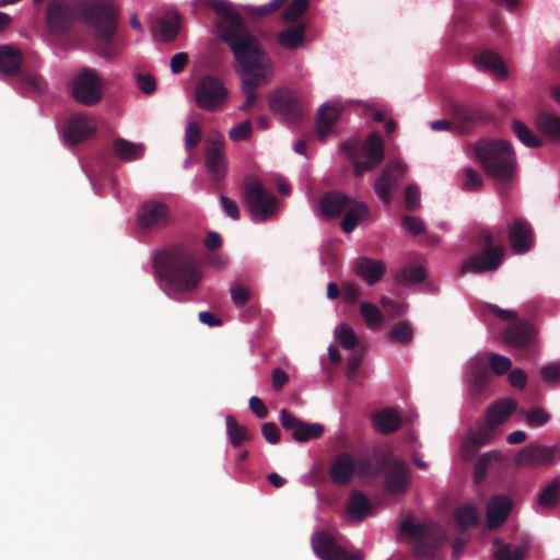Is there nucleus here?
<instances>
[{
	"instance_id": "39",
	"label": "nucleus",
	"mask_w": 560,
	"mask_h": 560,
	"mask_svg": "<svg viewBox=\"0 0 560 560\" xmlns=\"http://www.w3.org/2000/svg\"><path fill=\"white\" fill-rule=\"evenodd\" d=\"M560 501V477L553 478L540 491L537 503L540 509L552 510Z\"/></svg>"
},
{
	"instance_id": "42",
	"label": "nucleus",
	"mask_w": 560,
	"mask_h": 560,
	"mask_svg": "<svg viewBox=\"0 0 560 560\" xmlns=\"http://www.w3.org/2000/svg\"><path fill=\"white\" fill-rule=\"evenodd\" d=\"M513 133L528 148H539L544 141L536 136L524 122L513 119L511 122Z\"/></svg>"
},
{
	"instance_id": "6",
	"label": "nucleus",
	"mask_w": 560,
	"mask_h": 560,
	"mask_svg": "<svg viewBox=\"0 0 560 560\" xmlns=\"http://www.w3.org/2000/svg\"><path fill=\"white\" fill-rule=\"evenodd\" d=\"M471 244L476 253L470 255L460 266L459 273H483L497 271L505 257V248L502 244H494L492 233L485 229H478Z\"/></svg>"
},
{
	"instance_id": "19",
	"label": "nucleus",
	"mask_w": 560,
	"mask_h": 560,
	"mask_svg": "<svg viewBox=\"0 0 560 560\" xmlns=\"http://www.w3.org/2000/svg\"><path fill=\"white\" fill-rule=\"evenodd\" d=\"M280 423L284 430L292 432L293 440L299 443L319 439L325 431L323 424L304 422L287 409L280 412Z\"/></svg>"
},
{
	"instance_id": "3",
	"label": "nucleus",
	"mask_w": 560,
	"mask_h": 560,
	"mask_svg": "<svg viewBox=\"0 0 560 560\" xmlns=\"http://www.w3.org/2000/svg\"><path fill=\"white\" fill-rule=\"evenodd\" d=\"M214 12L222 18L218 23L221 39L226 43L234 57L245 59L246 54L264 50L260 42L246 30L241 15L225 0H206Z\"/></svg>"
},
{
	"instance_id": "13",
	"label": "nucleus",
	"mask_w": 560,
	"mask_h": 560,
	"mask_svg": "<svg viewBox=\"0 0 560 560\" xmlns=\"http://www.w3.org/2000/svg\"><path fill=\"white\" fill-rule=\"evenodd\" d=\"M244 197L252 214L258 220L270 218L277 206V198L267 192L258 179H250L245 183Z\"/></svg>"
},
{
	"instance_id": "30",
	"label": "nucleus",
	"mask_w": 560,
	"mask_h": 560,
	"mask_svg": "<svg viewBox=\"0 0 560 560\" xmlns=\"http://www.w3.org/2000/svg\"><path fill=\"white\" fill-rule=\"evenodd\" d=\"M341 108L336 104L323 105L316 116V135L319 140H325L332 131L334 125L339 119Z\"/></svg>"
},
{
	"instance_id": "31",
	"label": "nucleus",
	"mask_w": 560,
	"mask_h": 560,
	"mask_svg": "<svg viewBox=\"0 0 560 560\" xmlns=\"http://www.w3.org/2000/svg\"><path fill=\"white\" fill-rule=\"evenodd\" d=\"M453 118L458 124L462 132H467L474 124L483 122L488 115L472 106L455 105L452 109Z\"/></svg>"
},
{
	"instance_id": "57",
	"label": "nucleus",
	"mask_w": 560,
	"mask_h": 560,
	"mask_svg": "<svg viewBox=\"0 0 560 560\" xmlns=\"http://www.w3.org/2000/svg\"><path fill=\"white\" fill-rule=\"evenodd\" d=\"M400 532L419 540L429 535V527L427 525L415 524L411 521L406 520L400 524Z\"/></svg>"
},
{
	"instance_id": "47",
	"label": "nucleus",
	"mask_w": 560,
	"mask_h": 560,
	"mask_svg": "<svg viewBox=\"0 0 560 560\" xmlns=\"http://www.w3.org/2000/svg\"><path fill=\"white\" fill-rule=\"evenodd\" d=\"M360 312L370 329H376L383 325L384 316L375 304L362 302L360 304Z\"/></svg>"
},
{
	"instance_id": "54",
	"label": "nucleus",
	"mask_w": 560,
	"mask_h": 560,
	"mask_svg": "<svg viewBox=\"0 0 560 560\" xmlns=\"http://www.w3.org/2000/svg\"><path fill=\"white\" fill-rule=\"evenodd\" d=\"M499 459V454L487 453L481 455L475 464L474 478L477 483L482 482L486 479L488 468L492 460Z\"/></svg>"
},
{
	"instance_id": "58",
	"label": "nucleus",
	"mask_w": 560,
	"mask_h": 560,
	"mask_svg": "<svg viewBox=\"0 0 560 560\" xmlns=\"http://www.w3.org/2000/svg\"><path fill=\"white\" fill-rule=\"evenodd\" d=\"M381 304L393 318L402 317L407 313V305L390 300L387 296L381 298Z\"/></svg>"
},
{
	"instance_id": "7",
	"label": "nucleus",
	"mask_w": 560,
	"mask_h": 560,
	"mask_svg": "<svg viewBox=\"0 0 560 560\" xmlns=\"http://www.w3.org/2000/svg\"><path fill=\"white\" fill-rule=\"evenodd\" d=\"M245 78L242 82V91L246 101L241 110H249L257 100V89L270 83L273 73L272 61L267 51L259 50L246 54L245 59L234 57Z\"/></svg>"
},
{
	"instance_id": "28",
	"label": "nucleus",
	"mask_w": 560,
	"mask_h": 560,
	"mask_svg": "<svg viewBox=\"0 0 560 560\" xmlns=\"http://www.w3.org/2000/svg\"><path fill=\"white\" fill-rule=\"evenodd\" d=\"M23 55L19 48L13 45L0 46V71L2 74L14 78L22 72Z\"/></svg>"
},
{
	"instance_id": "20",
	"label": "nucleus",
	"mask_w": 560,
	"mask_h": 560,
	"mask_svg": "<svg viewBox=\"0 0 560 560\" xmlns=\"http://www.w3.org/2000/svg\"><path fill=\"white\" fill-rule=\"evenodd\" d=\"M77 16L75 10L62 0H50L46 8V23L52 33L70 31Z\"/></svg>"
},
{
	"instance_id": "21",
	"label": "nucleus",
	"mask_w": 560,
	"mask_h": 560,
	"mask_svg": "<svg viewBox=\"0 0 560 560\" xmlns=\"http://www.w3.org/2000/svg\"><path fill=\"white\" fill-rule=\"evenodd\" d=\"M560 458V448L558 446H540L529 444L521 450L515 457V465L525 466H548Z\"/></svg>"
},
{
	"instance_id": "26",
	"label": "nucleus",
	"mask_w": 560,
	"mask_h": 560,
	"mask_svg": "<svg viewBox=\"0 0 560 560\" xmlns=\"http://www.w3.org/2000/svg\"><path fill=\"white\" fill-rule=\"evenodd\" d=\"M353 199L340 191H328L319 200L320 217L332 220L340 217Z\"/></svg>"
},
{
	"instance_id": "46",
	"label": "nucleus",
	"mask_w": 560,
	"mask_h": 560,
	"mask_svg": "<svg viewBox=\"0 0 560 560\" xmlns=\"http://www.w3.org/2000/svg\"><path fill=\"white\" fill-rule=\"evenodd\" d=\"M19 77L22 86L35 94H43L47 90V82L36 72L22 71Z\"/></svg>"
},
{
	"instance_id": "59",
	"label": "nucleus",
	"mask_w": 560,
	"mask_h": 560,
	"mask_svg": "<svg viewBox=\"0 0 560 560\" xmlns=\"http://www.w3.org/2000/svg\"><path fill=\"white\" fill-rule=\"evenodd\" d=\"M252 135V122L249 119L242 121L241 124L234 126L229 131V137L232 141H243L249 138Z\"/></svg>"
},
{
	"instance_id": "17",
	"label": "nucleus",
	"mask_w": 560,
	"mask_h": 560,
	"mask_svg": "<svg viewBox=\"0 0 560 560\" xmlns=\"http://www.w3.org/2000/svg\"><path fill=\"white\" fill-rule=\"evenodd\" d=\"M407 166L400 161L390 162L384 167L374 183L375 194L384 205L393 201V191L405 178Z\"/></svg>"
},
{
	"instance_id": "56",
	"label": "nucleus",
	"mask_w": 560,
	"mask_h": 560,
	"mask_svg": "<svg viewBox=\"0 0 560 560\" xmlns=\"http://www.w3.org/2000/svg\"><path fill=\"white\" fill-rule=\"evenodd\" d=\"M308 7V0H293L290 5L283 11L282 18L285 21L292 22L300 19Z\"/></svg>"
},
{
	"instance_id": "2",
	"label": "nucleus",
	"mask_w": 560,
	"mask_h": 560,
	"mask_svg": "<svg viewBox=\"0 0 560 560\" xmlns=\"http://www.w3.org/2000/svg\"><path fill=\"white\" fill-rule=\"evenodd\" d=\"M78 10L94 39L95 52L106 60L117 59L127 46L125 36L118 32V5L112 0H89Z\"/></svg>"
},
{
	"instance_id": "53",
	"label": "nucleus",
	"mask_w": 560,
	"mask_h": 560,
	"mask_svg": "<svg viewBox=\"0 0 560 560\" xmlns=\"http://www.w3.org/2000/svg\"><path fill=\"white\" fill-rule=\"evenodd\" d=\"M202 131L196 121H189L185 128V149L188 152L194 151L200 143Z\"/></svg>"
},
{
	"instance_id": "44",
	"label": "nucleus",
	"mask_w": 560,
	"mask_h": 560,
	"mask_svg": "<svg viewBox=\"0 0 560 560\" xmlns=\"http://www.w3.org/2000/svg\"><path fill=\"white\" fill-rule=\"evenodd\" d=\"M226 432L233 447L241 446L244 442L250 440V433L247 428L241 425L233 416L226 417Z\"/></svg>"
},
{
	"instance_id": "43",
	"label": "nucleus",
	"mask_w": 560,
	"mask_h": 560,
	"mask_svg": "<svg viewBox=\"0 0 560 560\" xmlns=\"http://www.w3.org/2000/svg\"><path fill=\"white\" fill-rule=\"evenodd\" d=\"M387 336L393 342L408 346L413 340L415 329L409 322L400 320L392 327Z\"/></svg>"
},
{
	"instance_id": "14",
	"label": "nucleus",
	"mask_w": 560,
	"mask_h": 560,
	"mask_svg": "<svg viewBox=\"0 0 560 560\" xmlns=\"http://www.w3.org/2000/svg\"><path fill=\"white\" fill-rule=\"evenodd\" d=\"M224 138L220 132H212L205 143L206 168L213 180H221L226 174Z\"/></svg>"
},
{
	"instance_id": "40",
	"label": "nucleus",
	"mask_w": 560,
	"mask_h": 560,
	"mask_svg": "<svg viewBox=\"0 0 560 560\" xmlns=\"http://www.w3.org/2000/svg\"><path fill=\"white\" fill-rule=\"evenodd\" d=\"M113 151L115 155L120 160L130 162L142 156L143 145L132 143L122 138H118L113 142Z\"/></svg>"
},
{
	"instance_id": "18",
	"label": "nucleus",
	"mask_w": 560,
	"mask_h": 560,
	"mask_svg": "<svg viewBox=\"0 0 560 560\" xmlns=\"http://www.w3.org/2000/svg\"><path fill=\"white\" fill-rule=\"evenodd\" d=\"M312 548L320 560H363V553L348 552L326 532H316L312 537Z\"/></svg>"
},
{
	"instance_id": "64",
	"label": "nucleus",
	"mask_w": 560,
	"mask_h": 560,
	"mask_svg": "<svg viewBox=\"0 0 560 560\" xmlns=\"http://www.w3.org/2000/svg\"><path fill=\"white\" fill-rule=\"evenodd\" d=\"M497 560H522L524 551L521 548L512 549L510 546H502L495 551Z\"/></svg>"
},
{
	"instance_id": "55",
	"label": "nucleus",
	"mask_w": 560,
	"mask_h": 560,
	"mask_svg": "<svg viewBox=\"0 0 560 560\" xmlns=\"http://www.w3.org/2000/svg\"><path fill=\"white\" fill-rule=\"evenodd\" d=\"M494 435V429L486 422L469 434V442L476 446H483L490 443Z\"/></svg>"
},
{
	"instance_id": "24",
	"label": "nucleus",
	"mask_w": 560,
	"mask_h": 560,
	"mask_svg": "<svg viewBox=\"0 0 560 560\" xmlns=\"http://www.w3.org/2000/svg\"><path fill=\"white\" fill-rule=\"evenodd\" d=\"M357 472V462L350 453L342 452L334 457L328 475L332 483L348 485Z\"/></svg>"
},
{
	"instance_id": "34",
	"label": "nucleus",
	"mask_w": 560,
	"mask_h": 560,
	"mask_svg": "<svg viewBox=\"0 0 560 560\" xmlns=\"http://www.w3.org/2000/svg\"><path fill=\"white\" fill-rule=\"evenodd\" d=\"M474 63L479 70L490 71L499 79L508 75L506 67L502 58L493 51H483L474 58Z\"/></svg>"
},
{
	"instance_id": "38",
	"label": "nucleus",
	"mask_w": 560,
	"mask_h": 560,
	"mask_svg": "<svg viewBox=\"0 0 560 560\" xmlns=\"http://www.w3.org/2000/svg\"><path fill=\"white\" fill-rule=\"evenodd\" d=\"M536 126L540 132L555 142H560V117L546 112L536 116Z\"/></svg>"
},
{
	"instance_id": "16",
	"label": "nucleus",
	"mask_w": 560,
	"mask_h": 560,
	"mask_svg": "<svg viewBox=\"0 0 560 560\" xmlns=\"http://www.w3.org/2000/svg\"><path fill=\"white\" fill-rule=\"evenodd\" d=\"M268 102L270 109L288 121H298L304 115L302 102L288 89L271 92Z\"/></svg>"
},
{
	"instance_id": "41",
	"label": "nucleus",
	"mask_w": 560,
	"mask_h": 560,
	"mask_svg": "<svg viewBox=\"0 0 560 560\" xmlns=\"http://www.w3.org/2000/svg\"><path fill=\"white\" fill-rule=\"evenodd\" d=\"M427 277L425 268L421 265L402 267L395 276L396 282L402 285L417 284Z\"/></svg>"
},
{
	"instance_id": "37",
	"label": "nucleus",
	"mask_w": 560,
	"mask_h": 560,
	"mask_svg": "<svg viewBox=\"0 0 560 560\" xmlns=\"http://www.w3.org/2000/svg\"><path fill=\"white\" fill-rule=\"evenodd\" d=\"M305 31L306 25L303 23L288 27L278 34V42L285 49L295 50L303 45Z\"/></svg>"
},
{
	"instance_id": "62",
	"label": "nucleus",
	"mask_w": 560,
	"mask_h": 560,
	"mask_svg": "<svg viewBox=\"0 0 560 560\" xmlns=\"http://www.w3.org/2000/svg\"><path fill=\"white\" fill-rule=\"evenodd\" d=\"M402 226L413 235L422 234L425 231L423 221L420 218L412 215H405L402 218Z\"/></svg>"
},
{
	"instance_id": "25",
	"label": "nucleus",
	"mask_w": 560,
	"mask_h": 560,
	"mask_svg": "<svg viewBox=\"0 0 560 560\" xmlns=\"http://www.w3.org/2000/svg\"><path fill=\"white\" fill-rule=\"evenodd\" d=\"M512 500L503 494L493 495L487 506V526L490 530L499 528L512 511Z\"/></svg>"
},
{
	"instance_id": "50",
	"label": "nucleus",
	"mask_w": 560,
	"mask_h": 560,
	"mask_svg": "<svg viewBox=\"0 0 560 560\" xmlns=\"http://www.w3.org/2000/svg\"><path fill=\"white\" fill-rule=\"evenodd\" d=\"M520 413L525 417L526 423L532 428L544 427L551 418L548 411L538 407L529 410L522 409Z\"/></svg>"
},
{
	"instance_id": "33",
	"label": "nucleus",
	"mask_w": 560,
	"mask_h": 560,
	"mask_svg": "<svg viewBox=\"0 0 560 560\" xmlns=\"http://www.w3.org/2000/svg\"><path fill=\"white\" fill-rule=\"evenodd\" d=\"M374 427L383 434H392L401 427V417L393 408H384L372 417Z\"/></svg>"
},
{
	"instance_id": "52",
	"label": "nucleus",
	"mask_w": 560,
	"mask_h": 560,
	"mask_svg": "<svg viewBox=\"0 0 560 560\" xmlns=\"http://www.w3.org/2000/svg\"><path fill=\"white\" fill-rule=\"evenodd\" d=\"M357 471L361 477H376L381 474V456L374 462L369 456H363L357 462Z\"/></svg>"
},
{
	"instance_id": "61",
	"label": "nucleus",
	"mask_w": 560,
	"mask_h": 560,
	"mask_svg": "<svg viewBox=\"0 0 560 560\" xmlns=\"http://www.w3.org/2000/svg\"><path fill=\"white\" fill-rule=\"evenodd\" d=\"M482 186V178L479 173H477L471 167L465 168V178L463 187L465 190H477Z\"/></svg>"
},
{
	"instance_id": "8",
	"label": "nucleus",
	"mask_w": 560,
	"mask_h": 560,
	"mask_svg": "<svg viewBox=\"0 0 560 560\" xmlns=\"http://www.w3.org/2000/svg\"><path fill=\"white\" fill-rule=\"evenodd\" d=\"M341 149L352 162L354 175L358 177L378 167L385 156V142L377 131L371 132L363 142L348 140L342 143Z\"/></svg>"
},
{
	"instance_id": "11",
	"label": "nucleus",
	"mask_w": 560,
	"mask_h": 560,
	"mask_svg": "<svg viewBox=\"0 0 560 560\" xmlns=\"http://www.w3.org/2000/svg\"><path fill=\"white\" fill-rule=\"evenodd\" d=\"M228 100V90L222 80L213 74L203 75L195 88V101L199 108L217 112Z\"/></svg>"
},
{
	"instance_id": "35",
	"label": "nucleus",
	"mask_w": 560,
	"mask_h": 560,
	"mask_svg": "<svg viewBox=\"0 0 560 560\" xmlns=\"http://www.w3.org/2000/svg\"><path fill=\"white\" fill-rule=\"evenodd\" d=\"M369 217V208L362 201L352 200L345 210V217L340 223L345 233H351L357 224Z\"/></svg>"
},
{
	"instance_id": "23",
	"label": "nucleus",
	"mask_w": 560,
	"mask_h": 560,
	"mask_svg": "<svg viewBox=\"0 0 560 560\" xmlns=\"http://www.w3.org/2000/svg\"><path fill=\"white\" fill-rule=\"evenodd\" d=\"M94 120L85 115L75 114L67 122L63 135L65 140L74 145L90 139L95 133Z\"/></svg>"
},
{
	"instance_id": "9",
	"label": "nucleus",
	"mask_w": 560,
	"mask_h": 560,
	"mask_svg": "<svg viewBox=\"0 0 560 560\" xmlns=\"http://www.w3.org/2000/svg\"><path fill=\"white\" fill-rule=\"evenodd\" d=\"M491 312L510 324L502 331L503 341L517 349H526L534 343L536 331L530 322L520 319L513 311L502 310L497 305L490 306Z\"/></svg>"
},
{
	"instance_id": "51",
	"label": "nucleus",
	"mask_w": 560,
	"mask_h": 560,
	"mask_svg": "<svg viewBox=\"0 0 560 560\" xmlns=\"http://www.w3.org/2000/svg\"><path fill=\"white\" fill-rule=\"evenodd\" d=\"M230 293L232 302L236 307L244 306L253 298L250 288L242 282H235L232 284L230 288Z\"/></svg>"
},
{
	"instance_id": "29",
	"label": "nucleus",
	"mask_w": 560,
	"mask_h": 560,
	"mask_svg": "<svg viewBox=\"0 0 560 560\" xmlns=\"http://www.w3.org/2000/svg\"><path fill=\"white\" fill-rule=\"evenodd\" d=\"M516 407L517 404L514 399H500L487 408L485 422L495 430L509 419Z\"/></svg>"
},
{
	"instance_id": "22",
	"label": "nucleus",
	"mask_w": 560,
	"mask_h": 560,
	"mask_svg": "<svg viewBox=\"0 0 560 560\" xmlns=\"http://www.w3.org/2000/svg\"><path fill=\"white\" fill-rule=\"evenodd\" d=\"M508 234L511 247L515 254L527 253L534 243V231L529 222L521 217H515L508 224Z\"/></svg>"
},
{
	"instance_id": "10",
	"label": "nucleus",
	"mask_w": 560,
	"mask_h": 560,
	"mask_svg": "<svg viewBox=\"0 0 560 560\" xmlns=\"http://www.w3.org/2000/svg\"><path fill=\"white\" fill-rule=\"evenodd\" d=\"M71 95L75 102L84 106H93L103 98L102 81L98 72L90 67L80 70L73 78Z\"/></svg>"
},
{
	"instance_id": "4",
	"label": "nucleus",
	"mask_w": 560,
	"mask_h": 560,
	"mask_svg": "<svg viewBox=\"0 0 560 560\" xmlns=\"http://www.w3.org/2000/svg\"><path fill=\"white\" fill-rule=\"evenodd\" d=\"M472 151L489 176L501 182L512 178L516 159L513 148L508 141L481 139L474 144Z\"/></svg>"
},
{
	"instance_id": "63",
	"label": "nucleus",
	"mask_w": 560,
	"mask_h": 560,
	"mask_svg": "<svg viewBox=\"0 0 560 560\" xmlns=\"http://www.w3.org/2000/svg\"><path fill=\"white\" fill-rule=\"evenodd\" d=\"M540 376L546 383H560V362L545 365L540 370Z\"/></svg>"
},
{
	"instance_id": "12",
	"label": "nucleus",
	"mask_w": 560,
	"mask_h": 560,
	"mask_svg": "<svg viewBox=\"0 0 560 560\" xmlns=\"http://www.w3.org/2000/svg\"><path fill=\"white\" fill-rule=\"evenodd\" d=\"M381 474L384 478L385 489L389 494L400 495L408 490L410 472L405 460L392 455H382Z\"/></svg>"
},
{
	"instance_id": "48",
	"label": "nucleus",
	"mask_w": 560,
	"mask_h": 560,
	"mask_svg": "<svg viewBox=\"0 0 560 560\" xmlns=\"http://www.w3.org/2000/svg\"><path fill=\"white\" fill-rule=\"evenodd\" d=\"M336 339L342 348L350 350L359 346V339L353 328L348 324H340L335 331Z\"/></svg>"
},
{
	"instance_id": "32",
	"label": "nucleus",
	"mask_w": 560,
	"mask_h": 560,
	"mask_svg": "<svg viewBox=\"0 0 560 560\" xmlns=\"http://www.w3.org/2000/svg\"><path fill=\"white\" fill-rule=\"evenodd\" d=\"M348 516L354 522H362L372 511L369 498L360 490H352L346 508Z\"/></svg>"
},
{
	"instance_id": "49",
	"label": "nucleus",
	"mask_w": 560,
	"mask_h": 560,
	"mask_svg": "<svg viewBox=\"0 0 560 560\" xmlns=\"http://www.w3.org/2000/svg\"><path fill=\"white\" fill-rule=\"evenodd\" d=\"M455 520L462 527H471L478 524L479 517L476 509L470 504H465L455 511Z\"/></svg>"
},
{
	"instance_id": "45",
	"label": "nucleus",
	"mask_w": 560,
	"mask_h": 560,
	"mask_svg": "<svg viewBox=\"0 0 560 560\" xmlns=\"http://www.w3.org/2000/svg\"><path fill=\"white\" fill-rule=\"evenodd\" d=\"M443 530L441 528L436 529V533L434 534V540L435 544L428 541L425 539H419L417 544L415 545V555L420 560H432L435 555L436 545L439 540L443 539Z\"/></svg>"
},
{
	"instance_id": "36",
	"label": "nucleus",
	"mask_w": 560,
	"mask_h": 560,
	"mask_svg": "<svg viewBox=\"0 0 560 560\" xmlns=\"http://www.w3.org/2000/svg\"><path fill=\"white\" fill-rule=\"evenodd\" d=\"M180 25V16L178 13H170L165 18L156 20L154 30L158 33L160 40L171 42L178 32Z\"/></svg>"
},
{
	"instance_id": "15",
	"label": "nucleus",
	"mask_w": 560,
	"mask_h": 560,
	"mask_svg": "<svg viewBox=\"0 0 560 560\" xmlns=\"http://www.w3.org/2000/svg\"><path fill=\"white\" fill-rule=\"evenodd\" d=\"M172 218L167 205L158 200L143 202L137 211V225L143 231L160 230L168 225Z\"/></svg>"
},
{
	"instance_id": "60",
	"label": "nucleus",
	"mask_w": 560,
	"mask_h": 560,
	"mask_svg": "<svg viewBox=\"0 0 560 560\" xmlns=\"http://www.w3.org/2000/svg\"><path fill=\"white\" fill-rule=\"evenodd\" d=\"M364 358V349H355L348 359L347 363V376L353 380L358 373L359 368L362 364Z\"/></svg>"
},
{
	"instance_id": "5",
	"label": "nucleus",
	"mask_w": 560,
	"mask_h": 560,
	"mask_svg": "<svg viewBox=\"0 0 560 560\" xmlns=\"http://www.w3.org/2000/svg\"><path fill=\"white\" fill-rule=\"evenodd\" d=\"M511 366L512 361L499 353L474 357L467 364V386L470 397L476 401L486 398L492 373L504 375Z\"/></svg>"
},
{
	"instance_id": "27",
	"label": "nucleus",
	"mask_w": 560,
	"mask_h": 560,
	"mask_svg": "<svg viewBox=\"0 0 560 560\" xmlns=\"http://www.w3.org/2000/svg\"><path fill=\"white\" fill-rule=\"evenodd\" d=\"M354 271L369 285H374L383 279L386 273V266L382 260L360 257L355 260Z\"/></svg>"
},
{
	"instance_id": "1",
	"label": "nucleus",
	"mask_w": 560,
	"mask_h": 560,
	"mask_svg": "<svg viewBox=\"0 0 560 560\" xmlns=\"http://www.w3.org/2000/svg\"><path fill=\"white\" fill-rule=\"evenodd\" d=\"M153 267L156 277L166 287V294L174 300L194 291L202 279V270L194 250L184 244H172L158 250Z\"/></svg>"
}]
</instances>
